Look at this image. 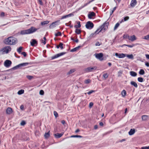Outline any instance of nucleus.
Wrapping results in <instances>:
<instances>
[{
    "label": "nucleus",
    "mask_w": 149,
    "mask_h": 149,
    "mask_svg": "<svg viewBox=\"0 0 149 149\" xmlns=\"http://www.w3.org/2000/svg\"><path fill=\"white\" fill-rule=\"evenodd\" d=\"M146 65L147 66L149 67V63L148 62H146L145 63Z\"/></svg>",
    "instance_id": "obj_64"
},
{
    "label": "nucleus",
    "mask_w": 149,
    "mask_h": 149,
    "mask_svg": "<svg viewBox=\"0 0 149 149\" xmlns=\"http://www.w3.org/2000/svg\"><path fill=\"white\" fill-rule=\"evenodd\" d=\"M3 42L4 44L7 45H15L17 42V40L15 38L10 36L5 39Z\"/></svg>",
    "instance_id": "obj_1"
},
{
    "label": "nucleus",
    "mask_w": 149,
    "mask_h": 149,
    "mask_svg": "<svg viewBox=\"0 0 149 149\" xmlns=\"http://www.w3.org/2000/svg\"><path fill=\"white\" fill-rule=\"evenodd\" d=\"M24 92V90L23 89H21L19 90L17 93L19 95H21L23 94Z\"/></svg>",
    "instance_id": "obj_30"
},
{
    "label": "nucleus",
    "mask_w": 149,
    "mask_h": 149,
    "mask_svg": "<svg viewBox=\"0 0 149 149\" xmlns=\"http://www.w3.org/2000/svg\"><path fill=\"white\" fill-rule=\"evenodd\" d=\"M91 80L90 79H88L87 80H85L84 81V83L86 84H88L91 82Z\"/></svg>",
    "instance_id": "obj_40"
},
{
    "label": "nucleus",
    "mask_w": 149,
    "mask_h": 149,
    "mask_svg": "<svg viewBox=\"0 0 149 149\" xmlns=\"http://www.w3.org/2000/svg\"><path fill=\"white\" fill-rule=\"evenodd\" d=\"M11 50V48L10 46H7L2 48L0 51H3V52L7 54Z\"/></svg>",
    "instance_id": "obj_4"
},
{
    "label": "nucleus",
    "mask_w": 149,
    "mask_h": 149,
    "mask_svg": "<svg viewBox=\"0 0 149 149\" xmlns=\"http://www.w3.org/2000/svg\"><path fill=\"white\" fill-rule=\"evenodd\" d=\"M49 21H46L43 22H41V24L42 25H45V24H47L49 23Z\"/></svg>",
    "instance_id": "obj_28"
},
{
    "label": "nucleus",
    "mask_w": 149,
    "mask_h": 149,
    "mask_svg": "<svg viewBox=\"0 0 149 149\" xmlns=\"http://www.w3.org/2000/svg\"><path fill=\"white\" fill-rule=\"evenodd\" d=\"M119 25H120V24L118 23H117L116 24V25L114 26V30H115L116 29L118 28V27L119 26Z\"/></svg>",
    "instance_id": "obj_39"
},
{
    "label": "nucleus",
    "mask_w": 149,
    "mask_h": 149,
    "mask_svg": "<svg viewBox=\"0 0 149 149\" xmlns=\"http://www.w3.org/2000/svg\"><path fill=\"white\" fill-rule=\"evenodd\" d=\"M100 45V42H97L95 44V45L96 46H99Z\"/></svg>",
    "instance_id": "obj_59"
},
{
    "label": "nucleus",
    "mask_w": 149,
    "mask_h": 149,
    "mask_svg": "<svg viewBox=\"0 0 149 149\" xmlns=\"http://www.w3.org/2000/svg\"><path fill=\"white\" fill-rule=\"evenodd\" d=\"M40 94L41 95H43L44 94V92L43 90H41L40 92Z\"/></svg>",
    "instance_id": "obj_54"
},
{
    "label": "nucleus",
    "mask_w": 149,
    "mask_h": 149,
    "mask_svg": "<svg viewBox=\"0 0 149 149\" xmlns=\"http://www.w3.org/2000/svg\"><path fill=\"white\" fill-rule=\"evenodd\" d=\"M139 73L141 75H143L145 74V71L143 69H141L139 72Z\"/></svg>",
    "instance_id": "obj_31"
},
{
    "label": "nucleus",
    "mask_w": 149,
    "mask_h": 149,
    "mask_svg": "<svg viewBox=\"0 0 149 149\" xmlns=\"http://www.w3.org/2000/svg\"><path fill=\"white\" fill-rule=\"evenodd\" d=\"M93 102H91L89 104V107H90V108L91 107L93 106Z\"/></svg>",
    "instance_id": "obj_56"
},
{
    "label": "nucleus",
    "mask_w": 149,
    "mask_h": 149,
    "mask_svg": "<svg viewBox=\"0 0 149 149\" xmlns=\"http://www.w3.org/2000/svg\"><path fill=\"white\" fill-rule=\"evenodd\" d=\"M94 69V68L93 67H89L85 68L84 71L85 72H89L92 71Z\"/></svg>",
    "instance_id": "obj_10"
},
{
    "label": "nucleus",
    "mask_w": 149,
    "mask_h": 149,
    "mask_svg": "<svg viewBox=\"0 0 149 149\" xmlns=\"http://www.w3.org/2000/svg\"><path fill=\"white\" fill-rule=\"evenodd\" d=\"M50 136V134H49V131L47 133H45L44 136L45 138L47 139Z\"/></svg>",
    "instance_id": "obj_23"
},
{
    "label": "nucleus",
    "mask_w": 149,
    "mask_h": 149,
    "mask_svg": "<svg viewBox=\"0 0 149 149\" xmlns=\"http://www.w3.org/2000/svg\"><path fill=\"white\" fill-rule=\"evenodd\" d=\"M95 15V14L93 12H92L88 15V17L89 19H91L93 17H94Z\"/></svg>",
    "instance_id": "obj_17"
},
{
    "label": "nucleus",
    "mask_w": 149,
    "mask_h": 149,
    "mask_svg": "<svg viewBox=\"0 0 149 149\" xmlns=\"http://www.w3.org/2000/svg\"><path fill=\"white\" fill-rule=\"evenodd\" d=\"M144 39L147 40H149V34L146 36H145L144 37Z\"/></svg>",
    "instance_id": "obj_51"
},
{
    "label": "nucleus",
    "mask_w": 149,
    "mask_h": 149,
    "mask_svg": "<svg viewBox=\"0 0 149 149\" xmlns=\"http://www.w3.org/2000/svg\"><path fill=\"white\" fill-rule=\"evenodd\" d=\"M78 48L77 47H75V48H74L73 49H72L71 50V52H74L76 51L78 49Z\"/></svg>",
    "instance_id": "obj_45"
},
{
    "label": "nucleus",
    "mask_w": 149,
    "mask_h": 149,
    "mask_svg": "<svg viewBox=\"0 0 149 149\" xmlns=\"http://www.w3.org/2000/svg\"><path fill=\"white\" fill-rule=\"evenodd\" d=\"M94 0H91L89 1V2L87 3L84 6H86L87 5H88V4H89L91 3L93 1H94Z\"/></svg>",
    "instance_id": "obj_53"
},
{
    "label": "nucleus",
    "mask_w": 149,
    "mask_h": 149,
    "mask_svg": "<svg viewBox=\"0 0 149 149\" xmlns=\"http://www.w3.org/2000/svg\"><path fill=\"white\" fill-rule=\"evenodd\" d=\"M75 32L76 34H79L81 33V30L80 29L77 28L75 29Z\"/></svg>",
    "instance_id": "obj_22"
},
{
    "label": "nucleus",
    "mask_w": 149,
    "mask_h": 149,
    "mask_svg": "<svg viewBox=\"0 0 149 149\" xmlns=\"http://www.w3.org/2000/svg\"><path fill=\"white\" fill-rule=\"evenodd\" d=\"M130 84L136 88H137L138 87V85L137 83L133 81H132L130 82Z\"/></svg>",
    "instance_id": "obj_19"
},
{
    "label": "nucleus",
    "mask_w": 149,
    "mask_h": 149,
    "mask_svg": "<svg viewBox=\"0 0 149 149\" xmlns=\"http://www.w3.org/2000/svg\"><path fill=\"white\" fill-rule=\"evenodd\" d=\"M21 54L23 55L24 57H26V54L25 52H23L21 53Z\"/></svg>",
    "instance_id": "obj_48"
},
{
    "label": "nucleus",
    "mask_w": 149,
    "mask_h": 149,
    "mask_svg": "<svg viewBox=\"0 0 149 149\" xmlns=\"http://www.w3.org/2000/svg\"><path fill=\"white\" fill-rule=\"evenodd\" d=\"M29 64L28 63H22L18 65L15 66L12 69H11L10 70H15L16 69L19 67H22V66H26V65H27Z\"/></svg>",
    "instance_id": "obj_6"
},
{
    "label": "nucleus",
    "mask_w": 149,
    "mask_h": 149,
    "mask_svg": "<svg viewBox=\"0 0 149 149\" xmlns=\"http://www.w3.org/2000/svg\"><path fill=\"white\" fill-rule=\"evenodd\" d=\"M108 76V75L107 73L104 74L103 75V77L105 79L107 78Z\"/></svg>",
    "instance_id": "obj_42"
},
{
    "label": "nucleus",
    "mask_w": 149,
    "mask_h": 149,
    "mask_svg": "<svg viewBox=\"0 0 149 149\" xmlns=\"http://www.w3.org/2000/svg\"><path fill=\"white\" fill-rule=\"evenodd\" d=\"M54 115L56 118H57L58 116V114L57 112L55 111H54Z\"/></svg>",
    "instance_id": "obj_43"
},
{
    "label": "nucleus",
    "mask_w": 149,
    "mask_h": 149,
    "mask_svg": "<svg viewBox=\"0 0 149 149\" xmlns=\"http://www.w3.org/2000/svg\"><path fill=\"white\" fill-rule=\"evenodd\" d=\"M67 17H70L71 16H73L74 14H73V13H70L68 15H67Z\"/></svg>",
    "instance_id": "obj_57"
},
{
    "label": "nucleus",
    "mask_w": 149,
    "mask_h": 149,
    "mask_svg": "<svg viewBox=\"0 0 149 149\" xmlns=\"http://www.w3.org/2000/svg\"><path fill=\"white\" fill-rule=\"evenodd\" d=\"M143 78L141 77H139L138 78V80L140 82H142L143 81Z\"/></svg>",
    "instance_id": "obj_36"
},
{
    "label": "nucleus",
    "mask_w": 149,
    "mask_h": 149,
    "mask_svg": "<svg viewBox=\"0 0 149 149\" xmlns=\"http://www.w3.org/2000/svg\"><path fill=\"white\" fill-rule=\"evenodd\" d=\"M141 149H149V146L148 147H143L141 148Z\"/></svg>",
    "instance_id": "obj_50"
},
{
    "label": "nucleus",
    "mask_w": 149,
    "mask_h": 149,
    "mask_svg": "<svg viewBox=\"0 0 149 149\" xmlns=\"http://www.w3.org/2000/svg\"><path fill=\"white\" fill-rule=\"evenodd\" d=\"M26 77L29 80H31L33 78V77L32 76H31V75H27L26 76Z\"/></svg>",
    "instance_id": "obj_38"
},
{
    "label": "nucleus",
    "mask_w": 149,
    "mask_h": 149,
    "mask_svg": "<svg viewBox=\"0 0 149 149\" xmlns=\"http://www.w3.org/2000/svg\"><path fill=\"white\" fill-rule=\"evenodd\" d=\"M103 54L102 53H100L95 54L96 57L99 59L101 61H102L103 60L102 57L103 56Z\"/></svg>",
    "instance_id": "obj_9"
},
{
    "label": "nucleus",
    "mask_w": 149,
    "mask_h": 149,
    "mask_svg": "<svg viewBox=\"0 0 149 149\" xmlns=\"http://www.w3.org/2000/svg\"><path fill=\"white\" fill-rule=\"evenodd\" d=\"M135 132V130L134 129H131L129 132V134L130 135H133Z\"/></svg>",
    "instance_id": "obj_18"
},
{
    "label": "nucleus",
    "mask_w": 149,
    "mask_h": 149,
    "mask_svg": "<svg viewBox=\"0 0 149 149\" xmlns=\"http://www.w3.org/2000/svg\"><path fill=\"white\" fill-rule=\"evenodd\" d=\"M68 17H67V15H64V16H63L62 17H61V19H65V18H66Z\"/></svg>",
    "instance_id": "obj_61"
},
{
    "label": "nucleus",
    "mask_w": 149,
    "mask_h": 149,
    "mask_svg": "<svg viewBox=\"0 0 149 149\" xmlns=\"http://www.w3.org/2000/svg\"><path fill=\"white\" fill-rule=\"evenodd\" d=\"M63 43L61 42H60L59 44V46L61 49H62L63 48Z\"/></svg>",
    "instance_id": "obj_37"
},
{
    "label": "nucleus",
    "mask_w": 149,
    "mask_h": 149,
    "mask_svg": "<svg viewBox=\"0 0 149 149\" xmlns=\"http://www.w3.org/2000/svg\"><path fill=\"white\" fill-rule=\"evenodd\" d=\"M125 56V54L123 53L119 54L118 57L120 58H124Z\"/></svg>",
    "instance_id": "obj_27"
},
{
    "label": "nucleus",
    "mask_w": 149,
    "mask_h": 149,
    "mask_svg": "<svg viewBox=\"0 0 149 149\" xmlns=\"http://www.w3.org/2000/svg\"><path fill=\"white\" fill-rule=\"evenodd\" d=\"M64 133H57L54 134L55 137L56 139H58L61 137L63 134Z\"/></svg>",
    "instance_id": "obj_11"
},
{
    "label": "nucleus",
    "mask_w": 149,
    "mask_h": 149,
    "mask_svg": "<svg viewBox=\"0 0 149 149\" xmlns=\"http://www.w3.org/2000/svg\"><path fill=\"white\" fill-rule=\"evenodd\" d=\"M127 57L131 59H133L134 58V56L132 54L130 55H127Z\"/></svg>",
    "instance_id": "obj_35"
},
{
    "label": "nucleus",
    "mask_w": 149,
    "mask_h": 149,
    "mask_svg": "<svg viewBox=\"0 0 149 149\" xmlns=\"http://www.w3.org/2000/svg\"><path fill=\"white\" fill-rule=\"evenodd\" d=\"M130 36L128 34H124L123 36V38H124L128 39L129 40Z\"/></svg>",
    "instance_id": "obj_33"
},
{
    "label": "nucleus",
    "mask_w": 149,
    "mask_h": 149,
    "mask_svg": "<svg viewBox=\"0 0 149 149\" xmlns=\"http://www.w3.org/2000/svg\"><path fill=\"white\" fill-rule=\"evenodd\" d=\"M57 22H55L52 23L50 25L49 28L50 29H53V28L55 27L56 26V23Z\"/></svg>",
    "instance_id": "obj_15"
},
{
    "label": "nucleus",
    "mask_w": 149,
    "mask_h": 149,
    "mask_svg": "<svg viewBox=\"0 0 149 149\" xmlns=\"http://www.w3.org/2000/svg\"><path fill=\"white\" fill-rule=\"evenodd\" d=\"M117 8V7H115L113 9H110V16L112 15L114 11Z\"/></svg>",
    "instance_id": "obj_20"
},
{
    "label": "nucleus",
    "mask_w": 149,
    "mask_h": 149,
    "mask_svg": "<svg viewBox=\"0 0 149 149\" xmlns=\"http://www.w3.org/2000/svg\"><path fill=\"white\" fill-rule=\"evenodd\" d=\"M85 26L86 28L88 29H91L94 26L93 23L91 21H88L86 24Z\"/></svg>",
    "instance_id": "obj_5"
},
{
    "label": "nucleus",
    "mask_w": 149,
    "mask_h": 149,
    "mask_svg": "<svg viewBox=\"0 0 149 149\" xmlns=\"http://www.w3.org/2000/svg\"><path fill=\"white\" fill-rule=\"evenodd\" d=\"M38 3H39L41 6L43 5V3L42 1V0H38Z\"/></svg>",
    "instance_id": "obj_49"
},
{
    "label": "nucleus",
    "mask_w": 149,
    "mask_h": 149,
    "mask_svg": "<svg viewBox=\"0 0 149 149\" xmlns=\"http://www.w3.org/2000/svg\"><path fill=\"white\" fill-rule=\"evenodd\" d=\"M41 42L43 43L44 45L45 44L46 42V41H45V40H41Z\"/></svg>",
    "instance_id": "obj_60"
},
{
    "label": "nucleus",
    "mask_w": 149,
    "mask_h": 149,
    "mask_svg": "<svg viewBox=\"0 0 149 149\" xmlns=\"http://www.w3.org/2000/svg\"><path fill=\"white\" fill-rule=\"evenodd\" d=\"M22 48L23 47H20L17 49V52L19 53L20 54L21 53Z\"/></svg>",
    "instance_id": "obj_34"
},
{
    "label": "nucleus",
    "mask_w": 149,
    "mask_h": 149,
    "mask_svg": "<svg viewBox=\"0 0 149 149\" xmlns=\"http://www.w3.org/2000/svg\"><path fill=\"white\" fill-rule=\"evenodd\" d=\"M5 15V13L4 12H2L1 14V16H4Z\"/></svg>",
    "instance_id": "obj_62"
},
{
    "label": "nucleus",
    "mask_w": 149,
    "mask_h": 149,
    "mask_svg": "<svg viewBox=\"0 0 149 149\" xmlns=\"http://www.w3.org/2000/svg\"><path fill=\"white\" fill-rule=\"evenodd\" d=\"M137 2L136 0H132L130 5L132 7H133L136 4Z\"/></svg>",
    "instance_id": "obj_12"
},
{
    "label": "nucleus",
    "mask_w": 149,
    "mask_h": 149,
    "mask_svg": "<svg viewBox=\"0 0 149 149\" xmlns=\"http://www.w3.org/2000/svg\"><path fill=\"white\" fill-rule=\"evenodd\" d=\"M6 112L7 114H10L12 112V109L10 107H8L7 109Z\"/></svg>",
    "instance_id": "obj_16"
},
{
    "label": "nucleus",
    "mask_w": 149,
    "mask_h": 149,
    "mask_svg": "<svg viewBox=\"0 0 149 149\" xmlns=\"http://www.w3.org/2000/svg\"><path fill=\"white\" fill-rule=\"evenodd\" d=\"M129 19L128 16H126L124 18V20L125 21H126L128 20Z\"/></svg>",
    "instance_id": "obj_52"
},
{
    "label": "nucleus",
    "mask_w": 149,
    "mask_h": 149,
    "mask_svg": "<svg viewBox=\"0 0 149 149\" xmlns=\"http://www.w3.org/2000/svg\"><path fill=\"white\" fill-rule=\"evenodd\" d=\"M98 33H96V31H95L94 33H91L89 37L90 38H92V37H94V36H95L96 35V34H98Z\"/></svg>",
    "instance_id": "obj_25"
},
{
    "label": "nucleus",
    "mask_w": 149,
    "mask_h": 149,
    "mask_svg": "<svg viewBox=\"0 0 149 149\" xmlns=\"http://www.w3.org/2000/svg\"><path fill=\"white\" fill-rule=\"evenodd\" d=\"M78 25H75L74 26V27L76 29L79 28L81 27V25L80 24V22L79 21L77 22Z\"/></svg>",
    "instance_id": "obj_21"
},
{
    "label": "nucleus",
    "mask_w": 149,
    "mask_h": 149,
    "mask_svg": "<svg viewBox=\"0 0 149 149\" xmlns=\"http://www.w3.org/2000/svg\"><path fill=\"white\" fill-rule=\"evenodd\" d=\"M66 53L65 52H61L51 57L52 59H54L60 56H62Z\"/></svg>",
    "instance_id": "obj_8"
},
{
    "label": "nucleus",
    "mask_w": 149,
    "mask_h": 149,
    "mask_svg": "<svg viewBox=\"0 0 149 149\" xmlns=\"http://www.w3.org/2000/svg\"><path fill=\"white\" fill-rule=\"evenodd\" d=\"M71 137H81L82 136L80 135H72L70 136Z\"/></svg>",
    "instance_id": "obj_44"
},
{
    "label": "nucleus",
    "mask_w": 149,
    "mask_h": 149,
    "mask_svg": "<svg viewBox=\"0 0 149 149\" xmlns=\"http://www.w3.org/2000/svg\"><path fill=\"white\" fill-rule=\"evenodd\" d=\"M75 70L74 69H73L71 70L68 73L69 74H71L74 72L75 71Z\"/></svg>",
    "instance_id": "obj_46"
},
{
    "label": "nucleus",
    "mask_w": 149,
    "mask_h": 149,
    "mask_svg": "<svg viewBox=\"0 0 149 149\" xmlns=\"http://www.w3.org/2000/svg\"><path fill=\"white\" fill-rule=\"evenodd\" d=\"M130 74L131 76L133 77L136 76L137 74V73L136 72L134 71H131L130 72Z\"/></svg>",
    "instance_id": "obj_26"
},
{
    "label": "nucleus",
    "mask_w": 149,
    "mask_h": 149,
    "mask_svg": "<svg viewBox=\"0 0 149 149\" xmlns=\"http://www.w3.org/2000/svg\"><path fill=\"white\" fill-rule=\"evenodd\" d=\"M55 35L56 37L61 36H62V34L61 32L58 31L57 33H55Z\"/></svg>",
    "instance_id": "obj_32"
},
{
    "label": "nucleus",
    "mask_w": 149,
    "mask_h": 149,
    "mask_svg": "<svg viewBox=\"0 0 149 149\" xmlns=\"http://www.w3.org/2000/svg\"><path fill=\"white\" fill-rule=\"evenodd\" d=\"M107 23H104L103 25L100 26L97 30L96 31V33H99L101 31H104L108 28Z\"/></svg>",
    "instance_id": "obj_3"
},
{
    "label": "nucleus",
    "mask_w": 149,
    "mask_h": 149,
    "mask_svg": "<svg viewBox=\"0 0 149 149\" xmlns=\"http://www.w3.org/2000/svg\"><path fill=\"white\" fill-rule=\"evenodd\" d=\"M136 39V38L134 35L130 36L129 40L133 42Z\"/></svg>",
    "instance_id": "obj_13"
},
{
    "label": "nucleus",
    "mask_w": 149,
    "mask_h": 149,
    "mask_svg": "<svg viewBox=\"0 0 149 149\" xmlns=\"http://www.w3.org/2000/svg\"><path fill=\"white\" fill-rule=\"evenodd\" d=\"M134 46V44H132V45H127V47H130V48H132V47H133Z\"/></svg>",
    "instance_id": "obj_58"
},
{
    "label": "nucleus",
    "mask_w": 149,
    "mask_h": 149,
    "mask_svg": "<svg viewBox=\"0 0 149 149\" xmlns=\"http://www.w3.org/2000/svg\"><path fill=\"white\" fill-rule=\"evenodd\" d=\"M146 56L147 58L149 59V54H146Z\"/></svg>",
    "instance_id": "obj_63"
},
{
    "label": "nucleus",
    "mask_w": 149,
    "mask_h": 149,
    "mask_svg": "<svg viewBox=\"0 0 149 149\" xmlns=\"http://www.w3.org/2000/svg\"><path fill=\"white\" fill-rule=\"evenodd\" d=\"M37 30V29L34 27L32 26L30 29H27L21 31L20 34L22 35L28 34L33 33Z\"/></svg>",
    "instance_id": "obj_2"
},
{
    "label": "nucleus",
    "mask_w": 149,
    "mask_h": 149,
    "mask_svg": "<svg viewBox=\"0 0 149 149\" xmlns=\"http://www.w3.org/2000/svg\"><path fill=\"white\" fill-rule=\"evenodd\" d=\"M126 94V92L125 90H123L121 94L123 97H125Z\"/></svg>",
    "instance_id": "obj_29"
},
{
    "label": "nucleus",
    "mask_w": 149,
    "mask_h": 149,
    "mask_svg": "<svg viewBox=\"0 0 149 149\" xmlns=\"http://www.w3.org/2000/svg\"><path fill=\"white\" fill-rule=\"evenodd\" d=\"M12 64V62L11 61L8 60H6L4 62V65L6 67H9Z\"/></svg>",
    "instance_id": "obj_7"
},
{
    "label": "nucleus",
    "mask_w": 149,
    "mask_h": 149,
    "mask_svg": "<svg viewBox=\"0 0 149 149\" xmlns=\"http://www.w3.org/2000/svg\"><path fill=\"white\" fill-rule=\"evenodd\" d=\"M32 42H31V46H35V45H37L38 44V42L35 39H32Z\"/></svg>",
    "instance_id": "obj_14"
},
{
    "label": "nucleus",
    "mask_w": 149,
    "mask_h": 149,
    "mask_svg": "<svg viewBox=\"0 0 149 149\" xmlns=\"http://www.w3.org/2000/svg\"><path fill=\"white\" fill-rule=\"evenodd\" d=\"M71 21H70L69 23H68V24H69V25H67V23H66L65 24V25H66L67 26H69L70 27V28H72L73 27V25H71Z\"/></svg>",
    "instance_id": "obj_41"
},
{
    "label": "nucleus",
    "mask_w": 149,
    "mask_h": 149,
    "mask_svg": "<svg viewBox=\"0 0 149 149\" xmlns=\"http://www.w3.org/2000/svg\"><path fill=\"white\" fill-rule=\"evenodd\" d=\"M95 91H93V90H91L90 91H89V92H88V93H87L88 94V95H90L91 94V93H92L93 92H94Z\"/></svg>",
    "instance_id": "obj_55"
},
{
    "label": "nucleus",
    "mask_w": 149,
    "mask_h": 149,
    "mask_svg": "<svg viewBox=\"0 0 149 149\" xmlns=\"http://www.w3.org/2000/svg\"><path fill=\"white\" fill-rule=\"evenodd\" d=\"M26 124V123L25 122L24 120H23L21 123L20 125H21L23 126L24 125Z\"/></svg>",
    "instance_id": "obj_47"
},
{
    "label": "nucleus",
    "mask_w": 149,
    "mask_h": 149,
    "mask_svg": "<svg viewBox=\"0 0 149 149\" xmlns=\"http://www.w3.org/2000/svg\"><path fill=\"white\" fill-rule=\"evenodd\" d=\"M148 116L147 115H143L142 116V119L143 120H146L148 118Z\"/></svg>",
    "instance_id": "obj_24"
}]
</instances>
